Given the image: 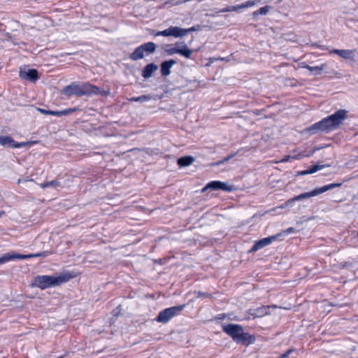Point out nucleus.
<instances>
[{
  "mask_svg": "<svg viewBox=\"0 0 358 358\" xmlns=\"http://www.w3.org/2000/svg\"><path fill=\"white\" fill-rule=\"evenodd\" d=\"M186 1H187L186 0H185L183 1H177L176 3H173V5H178V4L182 3L183 2H186Z\"/></svg>",
  "mask_w": 358,
  "mask_h": 358,
  "instance_id": "nucleus-39",
  "label": "nucleus"
},
{
  "mask_svg": "<svg viewBox=\"0 0 358 358\" xmlns=\"http://www.w3.org/2000/svg\"><path fill=\"white\" fill-rule=\"evenodd\" d=\"M176 64L174 59L164 61L161 64V73L163 76H167L171 73V69Z\"/></svg>",
  "mask_w": 358,
  "mask_h": 358,
  "instance_id": "nucleus-16",
  "label": "nucleus"
},
{
  "mask_svg": "<svg viewBox=\"0 0 358 358\" xmlns=\"http://www.w3.org/2000/svg\"><path fill=\"white\" fill-rule=\"evenodd\" d=\"M144 51L141 46L136 48L134 51L129 55V58L133 61H137L144 57Z\"/></svg>",
  "mask_w": 358,
  "mask_h": 358,
  "instance_id": "nucleus-20",
  "label": "nucleus"
},
{
  "mask_svg": "<svg viewBox=\"0 0 358 358\" xmlns=\"http://www.w3.org/2000/svg\"><path fill=\"white\" fill-rule=\"evenodd\" d=\"M196 30H199V27H192L189 29H182V28L178 27H172L171 26V27H169L168 29L163 30V31H152L151 34L154 35L155 36H173L176 38H178V37H182V36L187 35L189 32H190L192 31H196Z\"/></svg>",
  "mask_w": 358,
  "mask_h": 358,
  "instance_id": "nucleus-4",
  "label": "nucleus"
},
{
  "mask_svg": "<svg viewBox=\"0 0 358 358\" xmlns=\"http://www.w3.org/2000/svg\"><path fill=\"white\" fill-rule=\"evenodd\" d=\"M236 154H232L231 155H229L227 156V157L224 158L222 162V164L224 163V162H228L229 159H231L232 157H234L235 156Z\"/></svg>",
  "mask_w": 358,
  "mask_h": 358,
  "instance_id": "nucleus-29",
  "label": "nucleus"
},
{
  "mask_svg": "<svg viewBox=\"0 0 358 358\" xmlns=\"http://www.w3.org/2000/svg\"><path fill=\"white\" fill-rule=\"evenodd\" d=\"M73 278L69 273H65L59 276L53 275H38L34 278L32 286L45 289L51 287H55L67 282Z\"/></svg>",
  "mask_w": 358,
  "mask_h": 358,
  "instance_id": "nucleus-3",
  "label": "nucleus"
},
{
  "mask_svg": "<svg viewBox=\"0 0 358 358\" xmlns=\"http://www.w3.org/2000/svg\"><path fill=\"white\" fill-rule=\"evenodd\" d=\"M220 164H222V160H220V161H218V162H215V163L211 164V166H219V165H220Z\"/></svg>",
  "mask_w": 358,
  "mask_h": 358,
  "instance_id": "nucleus-35",
  "label": "nucleus"
},
{
  "mask_svg": "<svg viewBox=\"0 0 358 358\" xmlns=\"http://www.w3.org/2000/svg\"><path fill=\"white\" fill-rule=\"evenodd\" d=\"M48 252H43L41 253H36V254H29V255H11L10 254H5L3 257H0V264H2L6 262H8L10 260L14 259H26L33 257H47L48 256Z\"/></svg>",
  "mask_w": 358,
  "mask_h": 358,
  "instance_id": "nucleus-8",
  "label": "nucleus"
},
{
  "mask_svg": "<svg viewBox=\"0 0 358 358\" xmlns=\"http://www.w3.org/2000/svg\"><path fill=\"white\" fill-rule=\"evenodd\" d=\"M58 358H62V356H61V357H58Z\"/></svg>",
  "mask_w": 358,
  "mask_h": 358,
  "instance_id": "nucleus-41",
  "label": "nucleus"
},
{
  "mask_svg": "<svg viewBox=\"0 0 358 358\" xmlns=\"http://www.w3.org/2000/svg\"><path fill=\"white\" fill-rule=\"evenodd\" d=\"M289 158V156H287V157H286L285 158L282 159L281 160V162H285L288 161Z\"/></svg>",
  "mask_w": 358,
  "mask_h": 358,
  "instance_id": "nucleus-38",
  "label": "nucleus"
},
{
  "mask_svg": "<svg viewBox=\"0 0 358 358\" xmlns=\"http://www.w3.org/2000/svg\"><path fill=\"white\" fill-rule=\"evenodd\" d=\"M295 231V229L293 228V227H289L288 229H287L286 230H285L282 233L284 234H290V233H292V232H294Z\"/></svg>",
  "mask_w": 358,
  "mask_h": 358,
  "instance_id": "nucleus-30",
  "label": "nucleus"
},
{
  "mask_svg": "<svg viewBox=\"0 0 358 358\" xmlns=\"http://www.w3.org/2000/svg\"><path fill=\"white\" fill-rule=\"evenodd\" d=\"M19 75L21 78L31 82H35L38 78V72L35 69H29L27 68L20 69Z\"/></svg>",
  "mask_w": 358,
  "mask_h": 358,
  "instance_id": "nucleus-12",
  "label": "nucleus"
},
{
  "mask_svg": "<svg viewBox=\"0 0 358 358\" xmlns=\"http://www.w3.org/2000/svg\"><path fill=\"white\" fill-rule=\"evenodd\" d=\"M39 185L43 189H45L46 187H52V188L55 189L60 185V182L58 180H52L50 182H46L44 183H41Z\"/></svg>",
  "mask_w": 358,
  "mask_h": 358,
  "instance_id": "nucleus-26",
  "label": "nucleus"
},
{
  "mask_svg": "<svg viewBox=\"0 0 358 358\" xmlns=\"http://www.w3.org/2000/svg\"><path fill=\"white\" fill-rule=\"evenodd\" d=\"M357 236H358V232H357Z\"/></svg>",
  "mask_w": 358,
  "mask_h": 358,
  "instance_id": "nucleus-42",
  "label": "nucleus"
},
{
  "mask_svg": "<svg viewBox=\"0 0 358 358\" xmlns=\"http://www.w3.org/2000/svg\"><path fill=\"white\" fill-rule=\"evenodd\" d=\"M62 93L67 97L71 96H83L93 94H106L100 88L88 83H71L62 89Z\"/></svg>",
  "mask_w": 358,
  "mask_h": 358,
  "instance_id": "nucleus-2",
  "label": "nucleus"
},
{
  "mask_svg": "<svg viewBox=\"0 0 358 358\" xmlns=\"http://www.w3.org/2000/svg\"><path fill=\"white\" fill-rule=\"evenodd\" d=\"M342 185V183H331L327 185H324L320 188H316L311 192H304L298 196H294V199L297 201H301L303 199H308L313 196H316L320 194H322L328 190H331L335 187H339Z\"/></svg>",
  "mask_w": 358,
  "mask_h": 358,
  "instance_id": "nucleus-7",
  "label": "nucleus"
},
{
  "mask_svg": "<svg viewBox=\"0 0 358 358\" xmlns=\"http://www.w3.org/2000/svg\"><path fill=\"white\" fill-rule=\"evenodd\" d=\"M255 340V338L253 336H251L247 333H244L243 329L242 333L238 335L235 341L238 343L248 345L253 343Z\"/></svg>",
  "mask_w": 358,
  "mask_h": 358,
  "instance_id": "nucleus-15",
  "label": "nucleus"
},
{
  "mask_svg": "<svg viewBox=\"0 0 358 358\" xmlns=\"http://www.w3.org/2000/svg\"><path fill=\"white\" fill-rule=\"evenodd\" d=\"M325 67V64H322V65L317 66H311L308 65V66H306V69L309 70L311 72H313L315 75H320L322 73V71L324 70Z\"/></svg>",
  "mask_w": 358,
  "mask_h": 358,
  "instance_id": "nucleus-24",
  "label": "nucleus"
},
{
  "mask_svg": "<svg viewBox=\"0 0 358 358\" xmlns=\"http://www.w3.org/2000/svg\"><path fill=\"white\" fill-rule=\"evenodd\" d=\"M151 99V96L150 95H142L138 97H132L129 99L128 100L129 101H139V102H143L146 101H149Z\"/></svg>",
  "mask_w": 358,
  "mask_h": 358,
  "instance_id": "nucleus-27",
  "label": "nucleus"
},
{
  "mask_svg": "<svg viewBox=\"0 0 358 358\" xmlns=\"http://www.w3.org/2000/svg\"><path fill=\"white\" fill-rule=\"evenodd\" d=\"M280 235V234H279L275 236H269V237L259 240L254 244L252 248L250 249V252L257 251V250L270 245L273 241H275Z\"/></svg>",
  "mask_w": 358,
  "mask_h": 358,
  "instance_id": "nucleus-10",
  "label": "nucleus"
},
{
  "mask_svg": "<svg viewBox=\"0 0 358 358\" xmlns=\"http://www.w3.org/2000/svg\"><path fill=\"white\" fill-rule=\"evenodd\" d=\"M259 15H260V13H258V10H256V11L253 12V13H252V15H253L255 17L256 16Z\"/></svg>",
  "mask_w": 358,
  "mask_h": 358,
  "instance_id": "nucleus-37",
  "label": "nucleus"
},
{
  "mask_svg": "<svg viewBox=\"0 0 358 358\" xmlns=\"http://www.w3.org/2000/svg\"><path fill=\"white\" fill-rule=\"evenodd\" d=\"M208 189L212 190L222 189L227 192H231L234 189V187L233 185H228L227 183L221 181H212L208 182L202 189V192H204Z\"/></svg>",
  "mask_w": 358,
  "mask_h": 358,
  "instance_id": "nucleus-9",
  "label": "nucleus"
},
{
  "mask_svg": "<svg viewBox=\"0 0 358 358\" xmlns=\"http://www.w3.org/2000/svg\"><path fill=\"white\" fill-rule=\"evenodd\" d=\"M223 330L229 335L234 341H236L238 335L242 333L243 327L238 324H230L223 326Z\"/></svg>",
  "mask_w": 358,
  "mask_h": 358,
  "instance_id": "nucleus-11",
  "label": "nucleus"
},
{
  "mask_svg": "<svg viewBox=\"0 0 358 358\" xmlns=\"http://www.w3.org/2000/svg\"><path fill=\"white\" fill-rule=\"evenodd\" d=\"M4 215V211H0V217Z\"/></svg>",
  "mask_w": 358,
  "mask_h": 358,
  "instance_id": "nucleus-40",
  "label": "nucleus"
},
{
  "mask_svg": "<svg viewBox=\"0 0 358 358\" xmlns=\"http://www.w3.org/2000/svg\"><path fill=\"white\" fill-rule=\"evenodd\" d=\"M158 66L157 64L151 63L146 65L142 71V76L148 79L152 76V74L157 70Z\"/></svg>",
  "mask_w": 358,
  "mask_h": 358,
  "instance_id": "nucleus-17",
  "label": "nucleus"
},
{
  "mask_svg": "<svg viewBox=\"0 0 358 358\" xmlns=\"http://www.w3.org/2000/svg\"><path fill=\"white\" fill-rule=\"evenodd\" d=\"M197 296H198V297H199V296L208 297V294H206V293H203V292H197Z\"/></svg>",
  "mask_w": 358,
  "mask_h": 358,
  "instance_id": "nucleus-34",
  "label": "nucleus"
},
{
  "mask_svg": "<svg viewBox=\"0 0 358 358\" xmlns=\"http://www.w3.org/2000/svg\"><path fill=\"white\" fill-rule=\"evenodd\" d=\"M194 161V159L193 157L191 156H185L180 157L178 159V164L180 166H187L191 165Z\"/></svg>",
  "mask_w": 358,
  "mask_h": 358,
  "instance_id": "nucleus-22",
  "label": "nucleus"
},
{
  "mask_svg": "<svg viewBox=\"0 0 358 358\" xmlns=\"http://www.w3.org/2000/svg\"><path fill=\"white\" fill-rule=\"evenodd\" d=\"M295 201H296L294 199V197H293V198H292V199H290L287 200L286 202H289V203H288V206H289V207H292V205H293V203H294Z\"/></svg>",
  "mask_w": 358,
  "mask_h": 358,
  "instance_id": "nucleus-31",
  "label": "nucleus"
},
{
  "mask_svg": "<svg viewBox=\"0 0 358 358\" xmlns=\"http://www.w3.org/2000/svg\"><path fill=\"white\" fill-rule=\"evenodd\" d=\"M185 305L173 306L159 312L156 321L161 323H166L173 317L179 315L184 309Z\"/></svg>",
  "mask_w": 358,
  "mask_h": 358,
  "instance_id": "nucleus-6",
  "label": "nucleus"
},
{
  "mask_svg": "<svg viewBox=\"0 0 358 358\" xmlns=\"http://www.w3.org/2000/svg\"><path fill=\"white\" fill-rule=\"evenodd\" d=\"M0 145L6 148H21L25 146L27 143H16L11 137L8 136H0Z\"/></svg>",
  "mask_w": 358,
  "mask_h": 358,
  "instance_id": "nucleus-13",
  "label": "nucleus"
},
{
  "mask_svg": "<svg viewBox=\"0 0 358 358\" xmlns=\"http://www.w3.org/2000/svg\"><path fill=\"white\" fill-rule=\"evenodd\" d=\"M262 3L261 0H249L241 4L238 5V10L247 8L249 7H252L253 6H255L257 4Z\"/></svg>",
  "mask_w": 358,
  "mask_h": 358,
  "instance_id": "nucleus-23",
  "label": "nucleus"
},
{
  "mask_svg": "<svg viewBox=\"0 0 358 358\" xmlns=\"http://www.w3.org/2000/svg\"><path fill=\"white\" fill-rule=\"evenodd\" d=\"M238 10H238V5L237 6H227L224 8H222L221 10L215 9V14H212L210 15L213 16V17H215L216 14H218L220 13L231 12V11L238 12Z\"/></svg>",
  "mask_w": 358,
  "mask_h": 358,
  "instance_id": "nucleus-25",
  "label": "nucleus"
},
{
  "mask_svg": "<svg viewBox=\"0 0 358 358\" xmlns=\"http://www.w3.org/2000/svg\"><path fill=\"white\" fill-rule=\"evenodd\" d=\"M288 203L289 202H285L283 204H282L281 206H278V208H289L288 206Z\"/></svg>",
  "mask_w": 358,
  "mask_h": 358,
  "instance_id": "nucleus-33",
  "label": "nucleus"
},
{
  "mask_svg": "<svg viewBox=\"0 0 358 358\" xmlns=\"http://www.w3.org/2000/svg\"><path fill=\"white\" fill-rule=\"evenodd\" d=\"M308 64H306L305 62H301L299 64V67L306 69V66H308Z\"/></svg>",
  "mask_w": 358,
  "mask_h": 358,
  "instance_id": "nucleus-36",
  "label": "nucleus"
},
{
  "mask_svg": "<svg viewBox=\"0 0 358 358\" xmlns=\"http://www.w3.org/2000/svg\"><path fill=\"white\" fill-rule=\"evenodd\" d=\"M271 6H265L264 7L260 8L258 10V13H260V15H266L271 10Z\"/></svg>",
  "mask_w": 358,
  "mask_h": 358,
  "instance_id": "nucleus-28",
  "label": "nucleus"
},
{
  "mask_svg": "<svg viewBox=\"0 0 358 358\" xmlns=\"http://www.w3.org/2000/svg\"><path fill=\"white\" fill-rule=\"evenodd\" d=\"M141 46L144 52L148 55L154 53L157 48V45L153 42L143 43Z\"/></svg>",
  "mask_w": 358,
  "mask_h": 358,
  "instance_id": "nucleus-21",
  "label": "nucleus"
},
{
  "mask_svg": "<svg viewBox=\"0 0 358 358\" xmlns=\"http://www.w3.org/2000/svg\"><path fill=\"white\" fill-rule=\"evenodd\" d=\"M331 54H336L345 59L353 60L355 57L356 51L355 50H338L333 49L330 52Z\"/></svg>",
  "mask_w": 358,
  "mask_h": 358,
  "instance_id": "nucleus-14",
  "label": "nucleus"
},
{
  "mask_svg": "<svg viewBox=\"0 0 358 358\" xmlns=\"http://www.w3.org/2000/svg\"><path fill=\"white\" fill-rule=\"evenodd\" d=\"M327 166H329V164H324V165L315 164V165L312 166L308 170L302 171L299 172L298 173V175L304 176V175H307V174H313V173L317 172V171H320Z\"/></svg>",
  "mask_w": 358,
  "mask_h": 358,
  "instance_id": "nucleus-19",
  "label": "nucleus"
},
{
  "mask_svg": "<svg viewBox=\"0 0 358 358\" xmlns=\"http://www.w3.org/2000/svg\"><path fill=\"white\" fill-rule=\"evenodd\" d=\"M164 52L168 55L179 54L187 59H189L193 53V50L189 48L184 43H176L175 46L172 45H166Z\"/></svg>",
  "mask_w": 358,
  "mask_h": 358,
  "instance_id": "nucleus-5",
  "label": "nucleus"
},
{
  "mask_svg": "<svg viewBox=\"0 0 358 358\" xmlns=\"http://www.w3.org/2000/svg\"><path fill=\"white\" fill-rule=\"evenodd\" d=\"M27 181H33V180L32 179H28V178H26V179H24V178L21 179V178H20L17 180V183L20 184L21 182H27Z\"/></svg>",
  "mask_w": 358,
  "mask_h": 358,
  "instance_id": "nucleus-32",
  "label": "nucleus"
},
{
  "mask_svg": "<svg viewBox=\"0 0 358 358\" xmlns=\"http://www.w3.org/2000/svg\"><path fill=\"white\" fill-rule=\"evenodd\" d=\"M346 113L347 111L345 110H338L334 114L308 128L307 131L311 134H315L320 131L327 133L337 129L346 119Z\"/></svg>",
  "mask_w": 358,
  "mask_h": 358,
  "instance_id": "nucleus-1",
  "label": "nucleus"
},
{
  "mask_svg": "<svg viewBox=\"0 0 358 358\" xmlns=\"http://www.w3.org/2000/svg\"><path fill=\"white\" fill-rule=\"evenodd\" d=\"M38 110H39L41 113L45 115H55V116H61V115H66L71 113L72 111H75V109H68L61 111H53V110H48L42 108H38Z\"/></svg>",
  "mask_w": 358,
  "mask_h": 358,
  "instance_id": "nucleus-18",
  "label": "nucleus"
}]
</instances>
